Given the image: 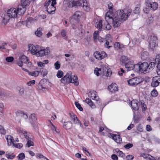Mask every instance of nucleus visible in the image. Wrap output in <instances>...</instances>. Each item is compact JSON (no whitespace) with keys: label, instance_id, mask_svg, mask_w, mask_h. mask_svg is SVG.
I'll return each instance as SVG.
<instances>
[{"label":"nucleus","instance_id":"f257e3e1","mask_svg":"<svg viewBox=\"0 0 160 160\" xmlns=\"http://www.w3.org/2000/svg\"><path fill=\"white\" fill-rule=\"evenodd\" d=\"M109 13H110L107 12L106 14L105 17L106 22L103 24H102V20H99L98 21L97 20V22L95 21L96 24L95 25V26L98 30H101L102 28L105 30H109L111 29V26L109 23V22L111 21L112 18H113V17L110 15Z\"/></svg>","mask_w":160,"mask_h":160},{"label":"nucleus","instance_id":"f03ea898","mask_svg":"<svg viewBox=\"0 0 160 160\" xmlns=\"http://www.w3.org/2000/svg\"><path fill=\"white\" fill-rule=\"evenodd\" d=\"M60 81L63 83H72L76 86L78 85L79 84L77 76L75 75H72V73L71 71L68 72Z\"/></svg>","mask_w":160,"mask_h":160},{"label":"nucleus","instance_id":"7ed1b4c3","mask_svg":"<svg viewBox=\"0 0 160 160\" xmlns=\"http://www.w3.org/2000/svg\"><path fill=\"white\" fill-rule=\"evenodd\" d=\"M148 64L146 62L142 63L139 62L136 64V67L138 68V71L142 73H145L150 72V69L148 68Z\"/></svg>","mask_w":160,"mask_h":160},{"label":"nucleus","instance_id":"20e7f679","mask_svg":"<svg viewBox=\"0 0 160 160\" xmlns=\"http://www.w3.org/2000/svg\"><path fill=\"white\" fill-rule=\"evenodd\" d=\"M158 38L155 35H151L149 40V45L152 51L154 50V48L158 46Z\"/></svg>","mask_w":160,"mask_h":160},{"label":"nucleus","instance_id":"39448f33","mask_svg":"<svg viewBox=\"0 0 160 160\" xmlns=\"http://www.w3.org/2000/svg\"><path fill=\"white\" fill-rule=\"evenodd\" d=\"M128 83L130 86L137 85L141 83L142 82L141 78L139 77H136L132 78L128 80Z\"/></svg>","mask_w":160,"mask_h":160},{"label":"nucleus","instance_id":"423d86ee","mask_svg":"<svg viewBox=\"0 0 160 160\" xmlns=\"http://www.w3.org/2000/svg\"><path fill=\"white\" fill-rule=\"evenodd\" d=\"M50 52L49 48L47 47L45 49L38 50L37 52L36 56L37 57H42L48 55Z\"/></svg>","mask_w":160,"mask_h":160},{"label":"nucleus","instance_id":"0eeeda50","mask_svg":"<svg viewBox=\"0 0 160 160\" xmlns=\"http://www.w3.org/2000/svg\"><path fill=\"white\" fill-rule=\"evenodd\" d=\"M115 15L119 18L121 20L126 21L127 19L126 13L123 10H118L116 11Z\"/></svg>","mask_w":160,"mask_h":160},{"label":"nucleus","instance_id":"6e6552de","mask_svg":"<svg viewBox=\"0 0 160 160\" xmlns=\"http://www.w3.org/2000/svg\"><path fill=\"white\" fill-rule=\"evenodd\" d=\"M82 15V12L78 11H76L71 17V20L74 21L75 23H78L79 21L80 18Z\"/></svg>","mask_w":160,"mask_h":160},{"label":"nucleus","instance_id":"1a4fd4ad","mask_svg":"<svg viewBox=\"0 0 160 160\" xmlns=\"http://www.w3.org/2000/svg\"><path fill=\"white\" fill-rule=\"evenodd\" d=\"M96 93L97 92L93 90H91L88 93V96L89 97L93 100H94L97 101H98V104L99 105H101V103L99 101V98L98 96H97Z\"/></svg>","mask_w":160,"mask_h":160},{"label":"nucleus","instance_id":"9d476101","mask_svg":"<svg viewBox=\"0 0 160 160\" xmlns=\"http://www.w3.org/2000/svg\"><path fill=\"white\" fill-rule=\"evenodd\" d=\"M146 6L148 7L149 9L152 10H155L158 8V4L156 2H151L150 0H147L145 2Z\"/></svg>","mask_w":160,"mask_h":160},{"label":"nucleus","instance_id":"9b49d317","mask_svg":"<svg viewBox=\"0 0 160 160\" xmlns=\"http://www.w3.org/2000/svg\"><path fill=\"white\" fill-rule=\"evenodd\" d=\"M123 62L125 68H127L128 71L132 70L135 68H137L136 64L134 63L133 61H129L127 62Z\"/></svg>","mask_w":160,"mask_h":160},{"label":"nucleus","instance_id":"f8f14e48","mask_svg":"<svg viewBox=\"0 0 160 160\" xmlns=\"http://www.w3.org/2000/svg\"><path fill=\"white\" fill-rule=\"evenodd\" d=\"M7 14L10 18H15L17 17L18 13L16 8H11L8 10Z\"/></svg>","mask_w":160,"mask_h":160},{"label":"nucleus","instance_id":"ddd939ff","mask_svg":"<svg viewBox=\"0 0 160 160\" xmlns=\"http://www.w3.org/2000/svg\"><path fill=\"white\" fill-rule=\"evenodd\" d=\"M82 3L81 1H74L71 0L68 3V6L69 8H72L73 7H78V6H82Z\"/></svg>","mask_w":160,"mask_h":160},{"label":"nucleus","instance_id":"4468645a","mask_svg":"<svg viewBox=\"0 0 160 160\" xmlns=\"http://www.w3.org/2000/svg\"><path fill=\"white\" fill-rule=\"evenodd\" d=\"M111 21H112V24L114 28L118 27L120 24L121 22V20L119 18L117 17V16L114 15L113 16V18Z\"/></svg>","mask_w":160,"mask_h":160},{"label":"nucleus","instance_id":"2eb2a0df","mask_svg":"<svg viewBox=\"0 0 160 160\" xmlns=\"http://www.w3.org/2000/svg\"><path fill=\"white\" fill-rule=\"evenodd\" d=\"M93 55L96 59L100 60L104 59L107 56V54L104 52H101L98 51H96L94 52Z\"/></svg>","mask_w":160,"mask_h":160},{"label":"nucleus","instance_id":"dca6fc26","mask_svg":"<svg viewBox=\"0 0 160 160\" xmlns=\"http://www.w3.org/2000/svg\"><path fill=\"white\" fill-rule=\"evenodd\" d=\"M37 120L36 115L34 113L31 114L29 117V122L34 128H35L37 126L36 122Z\"/></svg>","mask_w":160,"mask_h":160},{"label":"nucleus","instance_id":"f3484780","mask_svg":"<svg viewBox=\"0 0 160 160\" xmlns=\"http://www.w3.org/2000/svg\"><path fill=\"white\" fill-rule=\"evenodd\" d=\"M16 10L18 14H23L26 10V8L21 4L19 5L17 8Z\"/></svg>","mask_w":160,"mask_h":160},{"label":"nucleus","instance_id":"a211bd4d","mask_svg":"<svg viewBox=\"0 0 160 160\" xmlns=\"http://www.w3.org/2000/svg\"><path fill=\"white\" fill-rule=\"evenodd\" d=\"M111 137L117 143L121 144L122 143V139L120 135L112 134Z\"/></svg>","mask_w":160,"mask_h":160},{"label":"nucleus","instance_id":"6ab92c4d","mask_svg":"<svg viewBox=\"0 0 160 160\" xmlns=\"http://www.w3.org/2000/svg\"><path fill=\"white\" fill-rule=\"evenodd\" d=\"M108 90L112 92H114L118 91L117 85L115 83H112L108 86Z\"/></svg>","mask_w":160,"mask_h":160},{"label":"nucleus","instance_id":"aec40b11","mask_svg":"<svg viewBox=\"0 0 160 160\" xmlns=\"http://www.w3.org/2000/svg\"><path fill=\"white\" fill-rule=\"evenodd\" d=\"M28 50L30 51L31 53L33 55H36L38 50L36 49V47L32 44H29L28 45Z\"/></svg>","mask_w":160,"mask_h":160},{"label":"nucleus","instance_id":"412c9836","mask_svg":"<svg viewBox=\"0 0 160 160\" xmlns=\"http://www.w3.org/2000/svg\"><path fill=\"white\" fill-rule=\"evenodd\" d=\"M138 101L137 100H132L131 102L132 108L133 110L137 111L138 109Z\"/></svg>","mask_w":160,"mask_h":160},{"label":"nucleus","instance_id":"4be33fe9","mask_svg":"<svg viewBox=\"0 0 160 160\" xmlns=\"http://www.w3.org/2000/svg\"><path fill=\"white\" fill-rule=\"evenodd\" d=\"M16 114L17 116H20L23 117L24 119H26L28 118V116L27 114L24 113L23 111L18 110L16 112Z\"/></svg>","mask_w":160,"mask_h":160},{"label":"nucleus","instance_id":"5701e85b","mask_svg":"<svg viewBox=\"0 0 160 160\" xmlns=\"http://www.w3.org/2000/svg\"><path fill=\"white\" fill-rule=\"evenodd\" d=\"M6 139L8 142V146H10L12 144H14L13 142V138L12 137L11 135H8L6 136Z\"/></svg>","mask_w":160,"mask_h":160},{"label":"nucleus","instance_id":"b1692460","mask_svg":"<svg viewBox=\"0 0 160 160\" xmlns=\"http://www.w3.org/2000/svg\"><path fill=\"white\" fill-rule=\"evenodd\" d=\"M72 127V123L71 121H68L64 122L63 125V127L66 129H70Z\"/></svg>","mask_w":160,"mask_h":160},{"label":"nucleus","instance_id":"393cba45","mask_svg":"<svg viewBox=\"0 0 160 160\" xmlns=\"http://www.w3.org/2000/svg\"><path fill=\"white\" fill-rule=\"evenodd\" d=\"M6 157L9 159H12L13 158L15 157V155L12 152L7 151L5 154Z\"/></svg>","mask_w":160,"mask_h":160},{"label":"nucleus","instance_id":"a878e982","mask_svg":"<svg viewBox=\"0 0 160 160\" xmlns=\"http://www.w3.org/2000/svg\"><path fill=\"white\" fill-rule=\"evenodd\" d=\"M55 10L56 7L54 6L51 5L47 9V11L49 14H53L55 12Z\"/></svg>","mask_w":160,"mask_h":160},{"label":"nucleus","instance_id":"bb28decb","mask_svg":"<svg viewBox=\"0 0 160 160\" xmlns=\"http://www.w3.org/2000/svg\"><path fill=\"white\" fill-rule=\"evenodd\" d=\"M85 102L87 103L93 109L95 108L96 107L95 104L93 103L91 99L87 98L85 100Z\"/></svg>","mask_w":160,"mask_h":160},{"label":"nucleus","instance_id":"cd10ccee","mask_svg":"<svg viewBox=\"0 0 160 160\" xmlns=\"http://www.w3.org/2000/svg\"><path fill=\"white\" fill-rule=\"evenodd\" d=\"M159 83L157 79V78L153 77L152 78V81L151 83V86L152 87H154L158 86Z\"/></svg>","mask_w":160,"mask_h":160},{"label":"nucleus","instance_id":"c85d7f7f","mask_svg":"<svg viewBox=\"0 0 160 160\" xmlns=\"http://www.w3.org/2000/svg\"><path fill=\"white\" fill-rule=\"evenodd\" d=\"M149 53L146 51H144L142 52L141 55V58L142 60H146L148 56Z\"/></svg>","mask_w":160,"mask_h":160},{"label":"nucleus","instance_id":"c756f323","mask_svg":"<svg viewBox=\"0 0 160 160\" xmlns=\"http://www.w3.org/2000/svg\"><path fill=\"white\" fill-rule=\"evenodd\" d=\"M25 138L27 140L29 139H32L33 137L31 134L27 132H26L23 134Z\"/></svg>","mask_w":160,"mask_h":160},{"label":"nucleus","instance_id":"7c9ffc66","mask_svg":"<svg viewBox=\"0 0 160 160\" xmlns=\"http://www.w3.org/2000/svg\"><path fill=\"white\" fill-rule=\"evenodd\" d=\"M40 71L36 70L34 71L30 72H29V75L33 77H37L38 76Z\"/></svg>","mask_w":160,"mask_h":160},{"label":"nucleus","instance_id":"2f4dec72","mask_svg":"<svg viewBox=\"0 0 160 160\" xmlns=\"http://www.w3.org/2000/svg\"><path fill=\"white\" fill-rule=\"evenodd\" d=\"M42 29L41 28H38L37 30L35 32V34L38 37H40L42 34Z\"/></svg>","mask_w":160,"mask_h":160},{"label":"nucleus","instance_id":"473e14b6","mask_svg":"<svg viewBox=\"0 0 160 160\" xmlns=\"http://www.w3.org/2000/svg\"><path fill=\"white\" fill-rule=\"evenodd\" d=\"M140 156L145 158L147 159L148 160H151L152 158V157L149 154L144 153H141Z\"/></svg>","mask_w":160,"mask_h":160},{"label":"nucleus","instance_id":"72a5a7b5","mask_svg":"<svg viewBox=\"0 0 160 160\" xmlns=\"http://www.w3.org/2000/svg\"><path fill=\"white\" fill-rule=\"evenodd\" d=\"M114 47L117 49H120L122 48H123L124 46L123 44H120L119 42H115L114 44Z\"/></svg>","mask_w":160,"mask_h":160},{"label":"nucleus","instance_id":"f704fd0d","mask_svg":"<svg viewBox=\"0 0 160 160\" xmlns=\"http://www.w3.org/2000/svg\"><path fill=\"white\" fill-rule=\"evenodd\" d=\"M140 6L139 5H137L135 8L134 10H133V12L135 14H139L140 12Z\"/></svg>","mask_w":160,"mask_h":160},{"label":"nucleus","instance_id":"c9c22d12","mask_svg":"<svg viewBox=\"0 0 160 160\" xmlns=\"http://www.w3.org/2000/svg\"><path fill=\"white\" fill-rule=\"evenodd\" d=\"M19 60H29L28 57L23 54H19L18 55Z\"/></svg>","mask_w":160,"mask_h":160},{"label":"nucleus","instance_id":"e433bc0d","mask_svg":"<svg viewBox=\"0 0 160 160\" xmlns=\"http://www.w3.org/2000/svg\"><path fill=\"white\" fill-rule=\"evenodd\" d=\"M39 71L41 74L42 75L43 77L47 75L48 73L47 70L44 68L41 69Z\"/></svg>","mask_w":160,"mask_h":160},{"label":"nucleus","instance_id":"4c0bfd02","mask_svg":"<svg viewBox=\"0 0 160 160\" xmlns=\"http://www.w3.org/2000/svg\"><path fill=\"white\" fill-rule=\"evenodd\" d=\"M30 2V0H22L21 5L26 7L29 4Z\"/></svg>","mask_w":160,"mask_h":160},{"label":"nucleus","instance_id":"58836bf2","mask_svg":"<svg viewBox=\"0 0 160 160\" xmlns=\"http://www.w3.org/2000/svg\"><path fill=\"white\" fill-rule=\"evenodd\" d=\"M140 103L141 105L142 109V111L143 112H144L146 111V109L147 108L145 104L142 101H140V102H139Z\"/></svg>","mask_w":160,"mask_h":160},{"label":"nucleus","instance_id":"ea45409f","mask_svg":"<svg viewBox=\"0 0 160 160\" xmlns=\"http://www.w3.org/2000/svg\"><path fill=\"white\" fill-rule=\"evenodd\" d=\"M63 76V72L61 70H58L56 75L57 77L58 78H60Z\"/></svg>","mask_w":160,"mask_h":160},{"label":"nucleus","instance_id":"a19ab883","mask_svg":"<svg viewBox=\"0 0 160 160\" xmlns=\"http://www.w3.org/2000/svg\"><path fill=\"white\" fill-rule=\"evenodd\" d=\"M158 62L156 66L157 69H156V72L157 74L159 75H160V61H158Z\"/></svg>","mask_w":160,"mask_h":160},{"label":"nucleus","instance_id":"79ce46f5","mask_svg":"<svg viewBox=\"0 0 160 160\" xmlns=\"http://www.w3.org/2000/svg\"><path fill=\"white\" fill-rule=\"evenodd\" d=\"M148 68L150 69V72L152 70L155 66V63L154 62H151L148 64Z\"/></svg>","mask_w":160,"mask_h":160},{"label":"nucleus","instance_id":"37998d69","mask_svg":"<svg viewBox=\"0 0 160 160\" xmlns=\"http://www.w3.org/2000/svg\"><path fill=\"white\" fill-rule=\"evenodd\" d=\"M98 33L99 32L98 31H95L94 32L93 34V38L94 41H95L98 38H99Z\"/></svg>","mask_w":160,"mask_h":160},{"label":"nucleus","instance_id":"c03bdc74","mask_svg":"<svg viewBox=\"0 0 160 160\" xmlns=\"http://www.w3.org/2000/svg\"><path fill=\"white\" fill-rule=\"evenodd\" d=\"M151 94L152 97H155L158 95V93L156 90L154 89L151 92Z\"/></svg>","mask_w":160,"mask_h":160},{"label":"nucleus","instance_id":"a18cd8bd","mask_svg":"<svg viewBox=\"0 0 160 160\" xmlns=\"http://www.w3.org/2000/svg\"><path fill=\"white\" fill-rule=\"evenodd\" d=\"M54 66H55V68L56 70L59 69L60 68L61 64L60 62L58 61H57L54 64Z\"/></svg>","mask_w":160,"mask_h":160},{"label":"nucleus","instance_id":"49530a36","mask_svg":"<svg viewBox=\"0 0 160 160\" xmlns=\"http://www.w3.org/2000/svg\"><path fill=\"white\" fill-rule=\"evenodd\" d=\"M75 104L77 108L79 109L80 111H82L83 110L81 106V105L77 102H75Z\"/></svg>","mask_w":160,"mask_h":160},{"label":"nucleus","instance_id":"de8ad7c7","mask_svg":"<svg viewBox=\"0 0 160 160\" xmlns=\"http://www.w3.org/2000/svg\"><path fill=\"white\" fill-rule=\"evenodd\" d=\"M18 132L20 134H22L23 135L26 132V131L21 128H17Z\"/></svg>","mask_w":160,"mask_h":160},{"label":"nucleus","instance_id":"09e8293b","mask_svg":"<svg viewBox=\"0 0 160 160\" xmlns=\"http://www.w3.org/2000/svg\"><path fill=\"white\" fill-rule=\"evenodd\" d=\"M6 132L3 127L0 125V134L5 135Z\"/></svg>","mask_w":160,"mask_h":160},{"label":"nucleus","instance_id":"8fccbe9b","mask_svg":"<svg viewBox=\"0 0 160 160\" xmlns=\"http://www.w3.org/2000/svg\"><path fill=\"white\" fill-rule=\"evenodd\" d=\"M4 105L2 103H0V114H2L4 112L3 108Z\"/></svg>","mask_w":160,"mask_h":160},{"label":"nucleus","instance_id":"3c124183","mask_svg":"<svg viewBox=\"0 0 160 160\" xmlns=\"http://www.w3.org/2000/svg\"><path fill=\"white\" fill-rule=\"evenodd\" d=\"M31 139L28 140L26 145L28 147H30L31 146H33L34 145V143L31 140Z\"/></svg>","mask_w":160,"mask_h":160},{"label":"nucleus","instance_id":"603ef678","mask_svg":"<svg viewBox=\"0 0 160 160\" xmlns=\"http://www.w3.org/2000/svg\"><path fill=\"white\" fill-rule=\"evenodd\" d=\"M73 122L75 123L78 124V123H80V121L78 119L77 116H74L73 118V119L72 120Z\"/></svg>","mask_w":160,"mask_h":160},{"label":"nucleus","instance_id":"864d4df0","mask_svg":"<svg viewBox=\"0 0 160 160\" xmlns=\"http://www.w3.org/2000/svg\"><path fill=\"white\" fill-rule=\"evenodd\" d=\"M133 147V144L131 143H128L124 145V147L126 149H129Z\"/></svg>","mask_w":160,"mask_h":160},{"label":"nucleus","instance_id":"5fc2aeb1","mask_svg":"<svg viewBox=\"0 0 160 160\" xmlns=\"http://www.w3.org/2000/svg\"><path fill=\"white\" fill-rule=\"evenodd\" d=\"M101 69H98V68H96L94 70V73L97 76H98L100 75V73L98 72Z\"/></svg>","mask_w":160,"mask_h":160},{"label":"nucleus","instance_id":"6e6d98bb","mask_svg":"<svg viewBox=\"0 0 160 160\" xmlns=\"http://www.w3.org/2000/svg\"><path fill=\"white\" fill-rule=\"evenodd\" d=\"M18 157L19 159H20V160H22L25 158V154L23 153H20L18 156Z\"/></svg>","mask_w":160,"mask_h":160},{"label":"nucleus","instance_id":"4d7b16f0","mask_svg":"<svg viewBox=\"0 0 160 160\" xmlns=\"http://www.w3.org/2000/svg\"><path fill=\"white\" fill-rule=\"evenodd\" d=\"M24 63L27 65L28 66L29 68H31L32 66V63L30 61H26Z\"/></svg>","mask_w":160,"mask_h":160},{"label":"nucleus","instance_id":"13d9d810","mask_svg":"<svg viewBox=\"0 0 160 160\" xmlns=\"http://www.w3.org/2000/svg\"><path fill=\"white\" fill-rule=\"evenodd\" d=\"M13 145L15 147L17 148H21L23 146V145L21 143H18L17 144H13Z\"/></svg>","mask_w":160,"mask_h":160},{"label":"nucleus","instance_id":"bf43d9fd","mask_svg":"<svg viewBox=\"0 0 160 160\" xmlns=\"http://www.w3.org/2000/svg\"><path fill=\"white\" fill-rule=\"evenodd\" d=\"M107 5L108 6V8L109 9L112 10L113 8V7H112L113 5H112V3L110 2H107Z\"/></svg>","mask_w":160,"mask_h":160},{"label":"nucleus","instance_id":"052dcab7","mask_svg":"<svg viewBox=\"0 0 160 160\" xmlns=\"http://www.w3.org/2000/svg\"><path fill=\"white\" fill-rule=\"evenodd\" d=\"M67 34L66 31L65 29L62 30L61 32V35L62 37H64L66 36Z\"/></svg>","mask_w":160,"mask_h":160},{"label":"nucleus","instance_id":"680f3d73","mask_svg":"<svg viewBox=\"0 0 160 160\" xmlns=\"http://www.w3.org/2000/svg\"><path fill=\"white\" fill-rule=\"evenodd\" d=\"M137 130L140 132H142L143 130V128L141 124H139L137 127Z\"/></svg>","mask_w":160,"mask_h":160},{"label":"nucleus","instance_id":"e2e57ef3","mask_svg":"<svg viewBox=\"0 0 160 160\" xmlns=\"http://www.w3.org/2000/svg\"><path fill=\"white\" fill-rule=\"evenodd\" d=\"M117 152L119 154V156L121 157H124L125 156L124 154H123L122 151L119 150L118 149H117Z\"/></svg>","mask_w":160,"mask_h":160},{"label":"nucleus","instance_id":"0e129e2a","mask_svg":"<svg viewBox=\"0 0 160 160\" xmlns=\"http://www.w3.org/2000/svg\"><path fill=\"white\" fill-rule=\"evenodd\" d=\"M132 12V10L131 9H128L127 10V12L126 14V16L127 19L128 18V17L130 15L131 13Z\"/></svg>","mask_w":160,"mask_h":160},{"label":"nucleus","instance_id":"69168bd1","mask_svg":"<svg viewBox=\"0 0 160 160\" xmlns=\"http://www.w3.org/2000/svg\"><path fill=\"white\" fill-rule=\"evenodd\" d=\"M19 92L20 94L21 95H22L24 93V89L22 87H19Z\"/></svg>","mask_w":160,"mask_h":160},{"label":"nucleus","instance_id":"338daca9","mask_svg":"<svg viewBox=\"0 0 160 160\" xmlns=\"http://www.w3.org/2000/svg\"><path fill=\"white\" fill-rule=\"evenodd\" d=\"M125 71L123 70L122 68H120V71L118 72V74L120 76H122L123 75V73H124Z\"/></svg>","mask_w":160,"mask_h":160},{"label":"nucleus","instance_id":"774afa93","mask_svg":"<svg viewBox=\"0 0 160 160\" xmlns=\"http://www.w3.org/2000/svg\"><path fill=\"white\" fill-rule=\"evenodd\" d=\"M134 157L131 155H129L127 156L126 158L128 160H132L133 159Z\"/></svg>","mask_w":160,"mask_h":160}]
</instances>
